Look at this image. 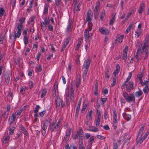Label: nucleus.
<instances>
[{"instance_id":"79ce46f5","label":"nucleus","mask_w":149,"mask_h":149,"mask_svg":"<svg viewBox=\"0 0 149 149\" xmlns=\"http://www.w3.org/2000/svg\"><path fill=\"white\" fill-rule=\"evenodd\" d=\"M100 118H97L95 120V126L96 127H97L100 125Z\"/></svg>"},{"instance_id":"49530a36","label":"nucleus","mask_w":149,"mask_h":149,"mask_svg":"<svg viewBox=\"0 0 149 149\" xmlns=\"http://www.w3.org/2000/svg\"><path fill=\"white\" fill-rule=\"evenodd\" d=\"M116 18L114 16H113L112 18L110 20L109 24L110 25H112L114 23L115 20Z\"/></svg>"},{"instance_id":"58836bf2","label":"nucleus","mask_w":149,"mask_h":149,"mask_svg":"<svg viewBox=\"0 0 149 149\" xmlns=\"http://www.w3.org/2000/svg\"><path fill=\"white\" fill-rule=\"evenodd\" d=\"M105 15V10H103L100 14V19L102 21Z\"/></svg>"},{"instance_id":"69168bd1","label":"nucleus","mask_w":149,"mask_h":149,"mask_svg":"<svg viewBox=\"0 0 149 149\" xmlns=\"http://www.w3.org/2000/svg\"><path fill=\"white\" fill-rule=\"evenodd\" d=\"M149 135V130H148V131L146 132L145 135L143 136V137L145 139Z\"/></svg>"},{"instance_id":"a878e982","label":"nucleus","mask_w":149,"mask_h":149,"mask_svg":"<svg viewBox=\"0 0 149 149\" xmlns=\"http://www.w3.org/2000/svg\"><path fill=\"white\" fill-rule=\"evenodd\" d=\"M123 115L124 118L127 121L131 119V116L130 114L124 113L123 114Z\"/></svg>"},{"instance_id":"8fccbe9b","label":"nucleus","mask_w":149,"mask_h":149,"mask_svg":"<svg viewBox=\"0 0 149 149\" xmlns=\"http://www.w3.org/2000/svg\"><path fill=\"white\" fill-rule=\"evenodd\" d=\"M132 25L131 24L126 29L125 31V33L126 34H127L129 32V31L131 29H132Z\"/></svg>"},{"instance_id":"4c0bfd02","label":"nucleus","mask_w":149,"mask_h":149,"mask_svg":"<svg viewBox=\"0 0 149 149\" xmlns=\"http://www.w3.org/2000/svg\"><path fill=\"white\" fill-rule=\"evenodd\" d=\"M137 77L139 80V84H143V81L142 80V77H143V75L142 74H139Z\"/></svg>"},{"instance_id":"ea45409f","label":"nucleus","mask_w":149,"mask_h":149,"mask_svg":"<svg viewBox=\"0 0 149 149\" xmlns=\"http://www.w3.org/2000/svg\"><path fill=\"white\" fill-rule=\"evenodd\" d=\"M126 136V135L122 136L119 139L118 141V145H120L121 144V143L122 142L124 141L125 137Z\"/></svg>"},{"instance_id":"1a4fd4ad","label":"nucleus","mask_w":149,"mask_h":149,"mask_svg":"<svg viewBox=\"0 0 149 149\" xmlns=\"http://www.w3.org/2000/svg\"><path fill=\"white\" fill-rule=\"evenodd\" d=\"M59 127L57 125H55L54 122H52L49 126L50 130L52 132L56 131Z\"/></svg>"},{"instance_id":"0eeeda50","label":"nucleus","mask_w":149,"mask_h":149,"mask_svg":"<svg viewBox=\"0 0 149 149\" xmlns=\"http://www.w3.org/2000/svg\"><path fill=\"white\" fill-rule=\"evenodd\" d=\"M113 127L114 130L116 129L117 126V117L116 113L115 110L114 109L113 110Z\"/></svg>"},{"instance_id":"2eb2a0df","label":"nucleus","mask_w":149,"mask_h":149,"mask_svg":"<svg viewBox=\"0 0 149 149\" xmlns=\"http://www.w3.org/2000/svg\"><path fill=\"white\" fill-rule=\"evenodd\" d=\"M145 6V4L143 2H142L140 3L139 8L138 10L139 14H141L142 12L144 11Z\"/></svg>"},{"instance_id":"2f4dec72","label":"nucleus","mask_w":149,"mask_h":149,"mask_svg":"<svg viewBox=\"0 0 149 149\" xmlns=\"http://www.w3.org/2000/svg\"><path fill=\"white\" fill-rule=\"evenodd\" d=\"M143 90L145 94L147 95L148 94L149 91V87L148 86V85L145 86V87L143 88Z\"/></svg>"},{"instance_id":"680f3d73","label":"nucleus","mask_w":149,"mask_h":149,"mask_svg":"<svg viewBox=\"0 0 149 149\" xmlns=\"http://www.w3.org/2000/svg\"><path fill=\"white\" fill-rule=\"evenodd\" d=\"M45 24L46 25H48L49 24V20L47 17H45L44 19Z\"/></svg>"},{"instance_id":"7c9ffc66","label":"nucleus","mask_w":149,"mask_h":149,"mask_svg":"<svg viewBox=\"0 0 149 149\" xmlns=\"http://www.w3.org/2000/svg\"><path fill=\"white\" fill-rule=\"evenodd\" d=\"M10 80L9 75L8 74H5V80L6 83V85H8L9 84Z\"/></svg>"},{"instance_id":"c85d7f7f","label":"nucleus","mask_w":149,"mask_h":149,"mask_svg":"<svg viewBox=\"0 0 149 149\" xmlns=\"http://www.w3.org/2000/svg\"><path fill=\"white\" fill-rule=\"evenodd\" d=\"M56 105L57 107L59 106L60 105L62 101L60 98L58 97H57L55 100Z\"/></svg>"},{"instance_id":"c03bdc74","label":"nucleus","mask_w":149,"mask_h":149,"mask_svg":"<svg viewBox=\"0 0 149 149\" xmlns=\"http://www.w3.org/2000/svg\"><path fill=\"white\" fill-rule=\"evenodd\" d=\"M23 40L24 44L26 45L27 44L28 40V38L26 35H24V36Z\"/></svg>"},{"instance_id":"9d476101","label":"nucleus","mask_w":149,"mask_h":149,"mask_svg":"<svg viewBox=\"0 0 149 149\" xmlns=\"http://www.w3.org/2000/svg\"><path fill=\"white\" fill-rule=\"evenodd\" d=\"M99 31L102 34L104 35L109 34L110 32V31L107 29L103 27H100L99 29Z\"/></svg>"},{"instance_id":"3c124183","label":"nucleus","mask_w":149,"mask_h":149,"mask_svg":"<svg viewBox=\"0 0 149 149\" xmlns=\"http://www.w3.org/2000/svg\"><path fill=\"white\" fill-rule=\"evenodd\" d=\"M105 77L107 79H109V78L110 74L108 70H107L105 72Z\"/></svg>"},{"instance_id":"f257e3e1","label":"nucleus","mask_w":149,"mask_h":149,"mask_svg":"<svg viewBox=\"0 0 149 149\" xmlns=\"http://www.w3.org/2000/svg\"><path fill=\"white\" fill-rule=\"evenodd\" d=\"M132 76V73L130 72L129 73L128 76L126 79V81L121 86V88L123 89L125 88V86L126 87V90L128 92L131 91V89H134L133 84L132 81H128L131 79Z\"/></svg>"},{"instance_id":"603ef678","label":"nucleus","mask_w":149,"mask_h":149,"mask_svg":"<svg viewBox=\"0 0 149 149\" xmlns=\"http://www.w3.org/2000/svg\"><path fill=\"white\" fill-rule=\"evenodd\" d=\"M94 140V136H91L89 139V143L91 144H92L93 143Z\"/></svg>"},{"instance_id":"6ab92c4d","label":"nucleus","mask_w":149,"mask_h":149,"mask_svg":"<svg viewBox=\"0 0 149 149\" xmlns=\"http://www.w3.org/2000/svg\"><path fill=\"white\" fill-rule=\"evenodd\" d=\"M97 127L96 126H91L89 127V128L87 129V130L93 132H98L99 131V130Z\"/></svg>"},{"instance_id":"c9c22d12","label":"nucleus","mask_w":149,"mask_h":149,"mask_svg":"<svg viewBox=\"0 0 149 149\" xmlns=\"http://www.w3.org/2000/svg\"><path fill=\"white\" fill-rule=\"evenodd\" d=\"M58 89V84L57 82H55L54 86L52 92L56 93V91Z\"/></svg>"},{"instance_id":"6e6d98bb","label":"nucleus","mask_w":149,"mask_h":149,"mask_svg":"<svg viewBox=\"0 0 149 149\" xmlns=\"http://www.w3.org/2000/svg\"><path fill=\"white\" fill-rule=\"evenodd\" d=\"M81 44V41H79L78 43L76 45V46L75 48V50H77L79 47L80 46Z\"/></svg>"},{"instance_id":"de8ad7c7","label":"nucleus","mask_w":149,"mask_h":149,"mask_svg":"<svg viewBox=\"0 0 149 149\" xmlns=\"http://www.w3.org/2000/svg\"><path fill=\"white\" fill-rule=\"evenodd\" d=\"M25 18L24 17H23L22 18H21L19 20V21L20 22L19 23L17 26L19 24H20L22 26V23H23L25 21Z\"/></svg>"},{"instance_id":"f704fd0d","label":"nucleus","mask_w":149,"mask_h":149,"mask_svg":"<svg viewBox=\"0 0 149 149\" xmlns=\"http://www.w3.org/2000/svg\"><path fill=\"white\" fill-rule=\"evenodd\" d=\"M143 92L141 90H139V91H136L135 94L136 97H139L141 96L143 94Z\"/></svg>"},{"instance_id":"f3484780","label":"nucleus","mask_w":149,"mask_h":149,"mask_svg":"<svg viewBox=\"0 0 149 149\" xmlns=\"http://www.w3.org/2000/svg\"><path fill=\"white\" fill-rule=\"evenodd\" d=\"M19 127L21 129L22 133L27 136L28 135L29 133L27 131L23 125H19Z\"/></svg>"},{"instance_id":"5fc2aeb1","label":"nucleus","mask_w":149,"mask_h":149,"mask_svg":"<svg viewBox=\"0 0 149 149\" xmlns=\"http://www.w3.org/2000/svg\"><path fill=\"white\" fill-rule=\"evenodd\" d=\"M97 138L100 140H104L106 139V137L103 136L98 135H97Z\"/></svg>"},{"instance_id":"dca6fc26","label":"nucleus","mask_w":149,"mask_h":149,"mask_svg":"<svg viewBox=\"0 0 149 149\" xmlns=\"http://www.w3.org/2000/svg\"><path fill=\"white\" fill-rule=\"evenodd\" d=\"M82 4V2L80 1L78 4L76 3L74 4V12L79 11L80 10V6Z\"/></svg>"},{"instance_id":"cd10ccee","label":"nucleus","mask_w":149,"mask_h":149,"mask_svg":"<svg viewBox=\"0 0 149 149\" xmlns=\"http://www.w3.org/2000/svg\"><path fill=\"white\" fill-rule=\"evenodd\" d=\"M120 66L118 64H117L116 66V69L114 70L113 73V74L115 76V77H116V75L120 71Z\"/></svg>"},{"instance_id":"6e6552de","label":"nucleus","mask_w":149,"mask_h":149,"mask_svg":"<svg viewBox=\"0 0 149 149\" xmlns=\"http://www.w3.org/2000/svg\"><path fill=\"white\" fill-rule=\"evenodd\" d=\"M71 129L68 128L66 130L65 135L63 141L64 143L67 142L69 140L71 134Z\"/></svg>"},{"instance_id":"473e14b6","label":"nucleus","mask_w":149,"mask_h":149,"mask_svg":"<svg viewBox=\"0 0 149 149\" xmlns=\"http://www.w3.org/2000/svg\"><path fill=\"white\" fill-rule=\"evenodd\" d=\"M49 7V6L47 4L45 5L43 12V15H46L47 14Z\"/></svg>"},{"instance_id":"f8f14e48","label":"nucleus","mask_w":149,"mask_h":149,"mask_svg":"<svg viewBox=\"0 0 149 149\" xmlns=\"http://www.w3.org/2000/svg\"><path fill=\"white\" fill-rule=\"evenodd\" d=\"M47 127V123L45 122L43 124L42 126H41V132L43 135H45L46 134V130Z\"/></svg>"},{"instance_id":"4468645a","label":"nucleus","mask_w":149,"mask_h":149,"mask_svg":"<svg viewBox=\"0 0 149 149\" xmlns=\"http://www.w3.org/2000/svg\"><path fill=\"white\" fill-rule=\"evenodd\" d=\"M128 51V47L125 46V49L123 51V58L125 61H126L127 58V52Z\"/></svg>"},{"instance_id":"393cba45","label":"nucleus","mask_w":149,"mask_h":149,"mask_svg":"<svg viewBox=\"0 0 149 149\" xmlns=\"http://www.w3.org/2000/svg\"><path fill=\"white\" fill-rule=\"evenodd\" d=\"M74 87L71 86L70 89V92L71 93V95L70 97L71 100L72 101L74 100Z\"/></svg>"},{"instance_id":"72a5a7b5","label":"nucleus","mask_w":149,"mask_h":149,"mask_svg":"<svg viewBox=\"0 0 149 149\" xmlns=\"http://www.w3.org/2000/svg\"><path fill=\"white\" fill-rule=\"evenodd\" d=\"M47 90L46 89H42L41 91V97H43L46 95Z\"/></svg>"},{"instance_id":"9b49d317","label":"nucleus","mask_w":149,"mask_h":149,"mask_svg":"<svg viewBox=\"0 0 149 149\" xmlns=\"http://www.w3.org/2000/svg\"><path fill=\"white\" fill-rule=\"evenodd\" d=\"M88 29H86L84 33V37L86 41L88 40L89 38L92 36L93 35L91 33H89Z\"/></svg>"},{"instance_id":"f03ea898","label":"nucleus","mask_w":149,"mask_h":149,"mask_svg":"<svg viewBox=\"0 0 149 149\" xmlns=\"http://www.w3.org/2000/svg\"><path fill=\"white\" fill-rule=\"evenodd\" d=\"M79 137V146L82 145L83 142L84 132L80 128L78 131L72 135V138L74 140L78 139Z\"/></svg>"},{"instance_id":"b1692460","label":"nucleus","mask_w":149,"mask_h":149,"mask_svg":"<svg viewBox=\"0 0 149 149\" xmlns=\"http://www.w3.org/2000/svg\"><path fill=\"white\" fill-rule=\"evenodd\" d=\"M15 118V116L14 113H13L12 114L11 117L9 119V123L10 125H11L12 124L14 121Z\"/></svg>"},{"instance_id":"4be33fe9","label":"nucleus","mask_w":149,"mask_h":149,"mask_svg":"<svg viewBox=\"0 0 149 149\" xmlns=\"http://www.w3.org/2000/svg\"><path fill=\"white\" fill-rule=\"evenodd\" d=\"M93 114V111L92 110H90L88 112V114L86 116V120L87 121H89L92 119L91 116Z\"/></svg>"},{"instance_id":"4d7b16f0","label":"nucleus","mask_w":149,"mask_h":149,"mask_svg":"<svg viewBox=\"0 0 149 149\" xmlns=\"http://www.w3.org/2000/svg\"><path fill=\"white\" fill-rule=\"evenodd\" d=\"M16 0H10V3L13 7V9L14 8L15 5L16 3Z\"/></svg>"},{"instance_id":"37998d69","label":"nucleus","mask_w":149,"mask_h":149,"mask_svg":"<svg viewBox=\"0 0 149 149\" xmlns=\"http://www.w3.org/2000/svg\"><path fill=\"white\" fill-rule=\"evenodd\" d=\"M116 77H114L113 79V82L111 85V87H113L115 85L116 83Z\"/></svg>"},{"instance_id":"aec40b11","label":"nucleus","mask_w":149,"mask_h":149,"mask_svg":"<svg viewBox=\"0 0 149 149\" xmlns=\"http://www.w3.org/2000/svg\"><path fill=\"white\" fill-rule=\"evenodd\" d=\"M145 125H142L140 128L138 133V136H142L143 131L144 129Z\"/></svg>"},{"instance_id":"423d86ee","label":"nucleus","mask_w":149,"mask_h":149,"mask_svg":"<svg viewBox=\"0 0 149 149\" xmlns=\"http://www.w3.org/2000/svg\"><path fill=\"white\" fill-rule=\"evenodd\" d=\"M17 28L18 29L17 33L14 35H11L10 36V38L14 41L15 40L16 38H18L20 37L22 32V26L19 24L17 26Z\"/></svg>"},{"instance_id":"7ed1b4c3","label":"nucleus","mask_w":149,"mask_h":149,"mask_svg":"<svg viewBox=\"0 0 149 149\" xmlns=\"http://www.w3.org/2000/svg\"><path fill=\"white\" fill-rule=\"evenodd\" d=\"M149 43L148 41H146L143 46L142 47L141 50L144 52V56H143L144 60L148 58L149 55Z\"/></svg>"},{"instance_id":"e433bc0d","label":"nucleus","mask_w":149,"mask_h":149,"mask_svg":"<svg viewBox=\"0 0 149 149\" xmlns=\"http://www.w3.org/2000/svg\"><path fill=\"white\" fill-rule=\"evenodd\" d=\"M141 51V50L140 49H138L137 50V52H136V55L135 56V58L136 59V62H138V61H139V54L140 52Z\"/></svg>"},{"instance_id":"412c9836","label":"nucleus","mask_w":149,"mask_h":149,"mask_svg":"<svg viewBox=\"0 0 149 149\" xmlns=\"http://www.w3.org/2000/svg\"><path fill=\"white\" fill-rule=\"evenodd\" d=\"M100 6V2L99 1H97L95 3V9L94 10V13H97L99 9Z\"/></svg>"},{"instance_id":"20e7f679","label":"nucleus","mask_w":149,"mask_h":149,"mask_svg":"<svg viewBox=\"0 0 149 149\" xmlns=\"http://www.w3.org/2000/svg\"><path fill=\"white\" fill-rule=\"evenodd\" d=\"M91 60L89 59H87L85 60L84 63L83 68L84 70L83 71V80H85L86 77L87 72L88 69L89 67Z\"/></svg>"},{"instance_id":"ddd939ff","label":"nucleus","mask_w":149,"mask_h":149,"mask_svg":"<svg viewBox=\"0 0 149 149\" xmlns=\"http://www.w3.org/2000/svg\"><path fill=\"white\" fill-rule=\"evenodd\" d=\"M124 38V36L123 35H122L120 36L119 35H118L117 36L115 41L116 43L118 44H120L122 42Z\"/></svg>"},{"instance_id":"0e129e2a","label":"nucleus","mask_w":149,"mask_h":149,"mask_svg":"<svg viewBox=\"0 0 149 149\" xmlns=\"http://www.w3.org/2000/svg\"><path fill=\"white\" fill-rule=\"evenodd\" d=\"M62 122V118H60L59 119L58 122L56 123V124L60 127V124Z\"/></svg>"},{"instance_id":"052dcab7","label":"nucleus","mask_w":149,"mask_h":149,"mask_svg":"<svg viewBox=\"0 0 149 149\" xmlns=\"http://www.w3.org/2000/svg\"><path fill=\"white\" fill-rule=\"evenodd\" d=\"M45 113L46 111L45 110H43L42 111H41V112H40L39 114L40 117L41 118L43 117L44 114H45Z\"/></svg>"},{"instance_id":"39448f33","label":"nucleus","mask_w":149,"mask_h":149,"mask_svg":"<svg viewBox=\"0 0 149 149\" xmlns=\"http://www.w3.org/2000/svg\"><path fill=\"white\" fill-rule=\"evenodd\" d=\"M123 96L127 102L129 103H135V97L134 94L130 93L128 94L126 93H124Z\"/></svg>"},{"instance_id":"13d9d810","label":"nucleus","mask_w":149,"mask_h":149,"mask_svg":"<svg viewBox=\"0 0 149 149\" xmlns=\"http://www.w3.org/2000/svg\"><path fill=\"white\" fill-rule=\"evenodd\" d=\"M40 107L38 105H36V107L35 108L34 112L35 113H37Z\"/></svg>"},{"instance_id":"a18cd8bd","label":"nucleus","mask_w":149,"mask_h":149,"mask_svg":"<svg viewBox=\"0 0 149 149\" xmlns=\"http://www.w3.org/2000/svg\"><path fill=\"white\" fill-rule=\"evenodd\" d=\"M88 28L87 29H88L89 31H91L92 30V27L93 26V24L91 22H88Z\"/></svg>"},{"instance_id":"5701e85b","label":"nucleus","mask_w":149,"mask_h":149,"mask_svg":"<svg viewBox=\"0 0 149 149\" xmlns=\"http://www.w3.org/2000/svg\"><path fill=\"white\" fill-rule=\"evenodd\" d=\"M10 139V136L9 135H7L4 136L3 137L2 141L4 143H7Z\"/></svg>"},{"instance_id":"864d4df0","label":"nucleus","mask_w":149,"mask_h":149,"mask_svg":"<svg viewBox=\"0 0 149 149\" xmlns=\"http://www.w3.org/2000/svg\"><path fill=\"white\" fill-rule=\"evenodd\" d=\"M5 12V10L2 8H0V16H2Z\"/></svg>"},{"instance_id":"c756f323","label":"nucleus","mask_w":149,"mask_h":149,"mask_svg":"<svg viewBox=\"0 0 149 149\" xmlns=\"http://www.w3.org/2000/svg\"><path fill=\"white\" fill-rule=\"evenodd\" d=\"M72 24L71 22H69L68 24V25L66 29V31L67 32H70L72 29Z\"/></svg>"},{"instance_id":"a19ab883","label":"nucleus","mask_w":149,"mask_h":149,"mask_svg":"<svg viewBox=\"0 0 149 149\" xmlns=\"http://www.w3.org/2000/svg\"><path fill=\"white\" fill-rule=\"evenodd\" d=\"M40 26L41 29L44 30H45L46 29V24L44 22H41L40 23Z\"/></svg>"},{"instance_id":"bb28decb","label":"nucleus","mask_w":149,"mask_h":149,"mask_svg":"<svg viewBox=\"0 0 149 149\" xmlns=\"http://www.w3.org/2000/svg\"><path fill=\"white\" fill-rule=\"evenodd\" d=\"M92 17V15L91 13H90L88 12L87 15L86 17V20L88 22H91V19Z\"/></svg>"},{"instance_id":"e2e57ef3","label":"nucleus","mask_w":149,"mask_h":149,"mask_svg":"<svg viewBox=\"0 0 149 149\" xmlns=\"http://www.w3.org/2000/svg\"><path fill=\"white\" fill-rule=\"evenodd\" d=\"M36 68L38 72H41L42 71V67L40 65H39L38 67H36Z\"/></svg>"},{"instance_id":"09e8293b","label":"nucleus","mask_w":149,"mask_h":149,"mask_svg":"<svg viewBox=\"0 0 149 149\" xmlns=\"http://www.w3.org/2000/svg\"><path fill=\"white\" fill-rule=\"evenodd\" d=\"M15 129V127H13L10 128L9 130V133L10 135H12L13 134V131Z\"/></svg>"},{"instance_id":"338daca9","label":"nucleus","mask_w":149,"mask_h":149,"mask_svg":"<svg viewBox=\"0 0 149 149\" xmlns=\"http://www.w3.org/2000/svg\"><path fill=\"white\" fill-rule=\"evenodd\" d=\"M69 40L68 39H67L64 42L63 44L64 46H65L66 47L67 45L69 43Z\"/></svg>"},{"instance_id":"bf43d9fd","label":"nucleus","mask_w":149,"mask_h":149,"mask_svg":"<svg viewBox=\"0 0 149 149\" xmlns=\"http://www.w3.org/2000/svg\"><path fill=\"white\" fill-rule=\"evenodd\" d=\"M97 90H98V87L97 85L96 84L95 86V93L94 94L95 95H98L97 93Z\"/></svg>"},{"instance_id":"a211bd4d","label":"nucleus","mask_w":149,"mask_h":149,"mask_svg":"<svg viewBox=\"0 0 149 149\" xmlns=\"http://www.w3.org/2000/svg\"><path fill=\"white\" fill-rule=\"evenodd\" d=\"M142 136H137L136 139L137 145L139 146L144 140L145 139Z\"/></svg>"},{"instance_id":"774afa93","label":"nucleus","mask_w":149,"mask_h":149,"mask_svg":"<svg viewBox=\"0 0 149 149\" xmlns=\"http://www.w3.org/2000/svg\"><path fill=\"white\" fill-rule=\"evenodd\" d=\"M135 36H136L137 38H138L139 37V36L141 35V31H139V32L135 31Z\"/></svg>"}]
</instances>
